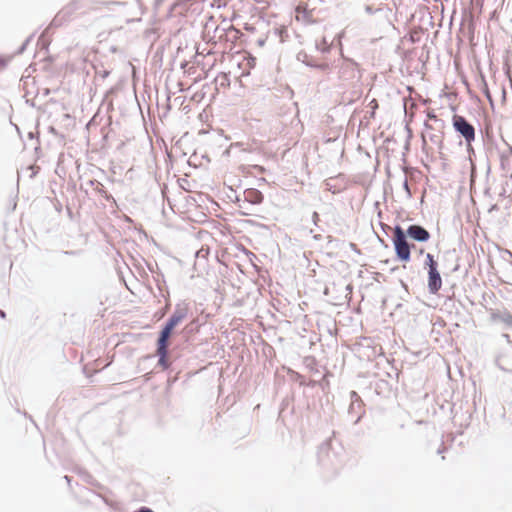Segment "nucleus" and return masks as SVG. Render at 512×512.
<instances>
[{
	"label": "nucleus",
	"mask_w": 512,
	"mask_h": 512,
	"mask_svg": "<svg viewBox=\"0 0 512 512\" xmlns=\"http://www.w3.org/2000/svg\"><path fill=\"white\" fill-rule=\"evenodd\" d=\"M97 182H98L97 180H89V181H88V184H89L90 186H92V187H93L94 185H95V187H97Z\"/></svg>",
	"instance_id": "nucleus-28"
},
{
	"label": "nucleus",
	"mask_w": 512,
	"mask_h": 512,
	"mask_svg": "<svg viewBox=\"0 0 512 512\" xmlns=\"http://www.w3.org/2000/svg\"><path fill=\"white\" fill-rule=\"evenodd\" d=\"M320 238H321V235H320V234H318V235H314V239H316V240H320Z\"/></svg>",
	"instance_id": "nucleus-35"
},
{
	"label": "nucleus",
	"mask_w": 512,
	"mask_h": 512,
	"mask_svg": "<svg viewBox=\"0 0 512 512\" xmlns=\"http://www.w3.org/2000/svg\"><path fill=\"white\" fill-rule=\"evenodd\" d=\"M297 59L302 61L306 66L313 68L315 61L307 53H305V52L298 53Z\"/></svg>",
	"instance_id": "nucleus-15"
},
{
	"label": "nucleus",
	"mask_w": 512,
	"mask_h": 512,
	"mask_svg": "<svg viewBox=\"0 0 512 512\" xmlns=\"http://www.w3.org/2000/svg\"><path fill=\"white\" fill-rule=\"evenodd\" d=\"M103 197L107 200V201H113L115 203V199L113 198V196L111 194H109L108 192H105L103 194Z\"/></svg>",
	"instance_id": "nucleus-25"
},
{
	"label": "nucleus",
	"mask_w": 512,
	"mask_h": 512,
	"mask_svg": "<svg viewBox=\"0 0 512 512\" xmlns=\"http://www.w3.org/2000/svg\"><path fill=\"white\" fill-rule=\"evenodd\" d=\"M458 268H459V265L457 264L454 268H452V271L455 272L458 270Z\"/></svg>",
	"instance_id": "nucleus-38"
},
{
	"label": "nucleus",
	"mask_w": 512,
	"mask_h": 512,
	"mask_svg": "<svg viewBox=\"0 0 512 512\" xmlns=\"http://www.w3.org/2000/svg\"><path fill=\"white\" fill-rule=\"evenodd\" d=\"M257 43H258V45H259V46H264V44H265V39L259 38V39L257 40Z\"/></svg>",
	"instance_id": "nucleus-29"
},
{
	"label": "nucleus",
	"mask_w": 512,
	"mask_h": 512,
	"mask_svg": "<svg viewBox=\"0 0 512 512\" xmlns=\"http://www.w3.org/2000/svg\"><path fill=\"white\" fill-rule=\"evenodd\" d=\"M80 475H81L82 479H83L85 482H87V483H89V484H91V485H93V486H99L98 482H97V481L94 479V477H93L91 474H89L87 471H85V470L80 471Z\"/></svg>",
	"instance_id": "nucleus-16"
},
{
	"label": "nucleus",
	"mask_w": 512,
	"mask_h": 512,
	"mask_svg": "<svg viewBox=\"0 0 512 512\" xmlns=\"http://www.w3.org/2000/svg\"><path fill=\"white\" fill-rule=\"evenodd\" d=\"M392 242L396 258L404 263L409 262L411 259V249L415 245L408 242L405 231L400 225H395L393 228Z\"/></svg>",
	"instance_id": "nucleus-1"
},
{
	"label": "nucleus",
	"mask_w": 512,
	"mask_h": 512,
	"mask_svg": "<svg viewBox=\"0 0 512 512\" xmlns=\"http://www.w3.org/2000/svg\"><path fill=\"white\" fill-rule=\"evenodd\" d=\"M503 336L505 337V339L509 340V335L508 334H504Z\"/></svg>",
	"instance_id": "nucleus-40"
},
{
	"label": "nucleus",
	"mask_w": 512,
	"mask_h": 512,
	"mask_svg": "<svg viewBox=\"0 0 512 512\" xmlns=\"http://www.w3.org/2000/svg\"><path fill=\"white\" fill-rule=\"evenodd\" d=\"M95 190L101 195L103 196V194L105 192H107L105 189H104V186L100 183V182H97V187H95Z\"/></svg>",
	"instance_id": "nucleus-20"
},
{
	"label": "nucleus",
	"mask_w": 512,
	"mask_h": 512,
	"mask_svg": "<svg viewBox=\"0 0 512 512\" xmlns=\"http://www.w3.org/2000/svg\"><path fill=\"white\" fill-rule=\"evenodd\" d=\"M355 69H356V63L353 62V61H347L341 67V76L344 77L346 72H349L350 74H349L348 77L353 78L354 77Z\"/></svg>",
	"instance_id": "nucleus-13"
},
{
	"label": "nucleus",
	"mask_w": 512,
	"mask_h": 512,
	"mask_svg": "<svg viewBox=\"0 0 512 512\" xmlns=\"http://www.w3.org/2000/svg\"><path fill=\"white\" fill-rule=\"evenodd\" d=\"M7 59L0 57V69H3L7 65Z\"/></svg>",
	"instance_id": "nucleus-26"
},
{
	"label": "nucleus",
	"mask_w": 512,
	"mask_h": 512,
	"mask_svg": "<svg viewBox=\"0 0 512 512\" xmlns=\"http://www.w3.org/2000/svg\"><path fill=\"white\" fill-rule=\"evenodd\" d=\"M312 221L315 226H318L319 222V214L317 212H313L312 214Z\"/></svg>",
	"instance_id": "nucleus-24"
},
{
	"label": "nucleus",
	"mask_w": 512,
	"mask_h": 512,
	"mask_svg": "<svg viewBox=\"0 0 512 512\" xmlns=\"http://www.w3.org/2000/svg\"><path fill=\"white\" fill-rule=\"evenodd\" d=\"M264 196L261 191L255 188H250L244 191V199L241 204H239L240 209H248L245 207V204L259 205L263 202Z\"/></svg>",
	"instance_id": "nucleus-6"
},
{
	"label": "nucleus",
	"mask_w": 512,
	"mask_h": 512,
	"mask_svg": "<svg viewBox=\"0 0 512 512\" xmlns=\"http://www.w3.org/2000/svg\"><path fill=\"white\" fill-rule=\"evenodd\" d=\"M418 253H419V255H423L424 254V249L420 248Z\"/></svg>",
	"instance_id": "nucleus-36"
},
{
	"label": "nucleus",
	"mask_w": 512,
	"mask_h": 512,
	"mask_svg": "<svg viewBox=\"0 0 512 512\" xmlns=\"http://www.w3.org/2000/svg\"><path fill=\"white\" fill-rule=\"evenodd\" d=\"M453 127L457 133H459L466 141L467 144L475 139V128L474 126L463 116H453Z\"/></svg>",
	"instance_id": "nucleus-2"
},
{
	"label": "nucleus",
	"mask_w": 512,
	"mask_h": 512,
	"mask_svg": "<svg viewBox=\"0 0 512 512\" xmlns=\"http://www.w3.org/2000/svg\"><path fill=\"white\" fill-rule=\"evenodd\" d=\"M430 140L431 142L435 143V144H440L441 143V138L439 135H436V134H433L430 136Z\"/></svg>",
	"instance_id": "nucleus-22"
},
{
	"label": "nucleus",
	"mask_w": 512,
	"mask_h": 512,
	"mask_svg": "<svg viewBox=\"0 0 512 512\" xmlns=\"http://www.w3.org/2000/svg\"><path fill=\"white\" fill-rule=\"evenodd\" d=\"M331 45L332 43H329L326 37H323L321 40L315 41L316 50L321 52L322 54L329 53L331 50Z\"/></svg>",
	"instance_id": "nucleus-12"
},
{
	"label": "nucleus",
	"mask_w": 512,
	"mask_h": 512,
	"mask_svg": "<svg viewBox=\"0 0 512 512\" xmlns=\"http://www.w3.org/2000/svg\"><path fill=\"white\" fill-rule=\"evenodd\" d=\"M497 367H498L501 371L506 372V373H509V370H510V369H508V368L504 367L503 365H501V364L497 363Z\"/></svg>",
	"instance_id": "nucleus-27"
},
{
	"label": "nucleus",
	"mask_w": 512,
	"mask_h": 512,
	"mask_svg": "<svg viewBox=\"0 0 512 512\" xmlns=\"http://www.w3.org/2000/svg\"><path fill=\"white\" fill-rule=\"evenodd\" d=\"M64 479L66 480V482H67L68 484H70V482H71V477H69V476H67V475H66V476H64Z\"/></svg>",
	"instance_id": "nucleus-34"
},
{
	"label": "nucleus",
	"mask_w": 512,
	"mask_h": 512,
	"mask_svg": "<svg viewBox=\"0 0 512 512\" xmlns=\"http://www.w3.org/2000/svg\"><path fill=\"white\" fill-rule=\"evenodd\" d=\"M188 313V304L179 303L175 306L174 312L166 322L176 327L182 320H184L188 316Z\"/></svg>",
	"instance_id": "nucleus-7"
},
{
	"label": "nucleus",
	"mask_w": 512,
	"mask_h": 512,
	"mask_svg": "<svg viewBox=\"0 0 512 512\" xmlns=\"http://www.w3.org/2000/svg\"><path fill=\"white\" fill-rule=\"evenodd\" d=\"M483 93L485 94L486 98L488 99V101L493 104V100H492V97H491V94H490V91H489V88H488V85L486 83L485 80H483V89H482Z\"/></svg>",
	"instance_id": "nucleus-17"
},
{
	"label": "nucleus",
	"mask_w": 512,
	"mask_h": 512,
	"mask_svg": "<svg viewBox=\"0 0 512 512\" xmlns=\"http://www.w3.org/2000/svg\"><path fill=\"white\" fill-rule=\"evenodd\" d=\"M442 287V279L438 269L428 271V291L437 294Z\"/></svg>",
	"instance_id": "nucleus-8"
},
{
	"label": "nucleus",
	"mask_w": 512,
	"mask_h": 512,
	"mask_svg": "<svg viewBox=\"0 0 512 512\" xmlns=\"http://www.w3.org/2000/svg\"><path fill=\"white\" fill-rule=\"evenodd\" d=\"M428 117H429L430 119L437 120L436 115H435V114H433V113H429V114H428Z\"/></svg>",
	"instance_id": "nucleus-31"
},
{
	"label": "nucleus",
	"mask_w": 512,
	"mask_h": 512,
	"mask_svg": "<svg viewBox=\"0 0 512 512\" xmlns=\"http://www.w3.org/2000/svg\"><path fill=\"white\" fill-rule=\"evenodd\" d=\"M350 405L348 408V415L351 417L354 425L358 424L365 414L363 402L357 392H350Z\"/></svg>",
	"instance_id": "nucleus-3"
},
{
	"label": "nucleus",
	"mask_w": 512,
	"mask_h": 512,
	"mask_svg": "<svg viewBox=\"0 0 512 512\" xmlns=\"http://www.w3.org/2000/svg\"><path fill=\"white\" fill-rule=\"evenodd\" d=\"M509 374H511V375H512V369H510V370H509Z\"/></svg>",
	"instance_id": "nucleus-43"
},
{
	"label": "nucleus",
	"mask_w": 512,
	"mask_h": 512,
	"mask_svg": "<svg viewBox=\"0 0 512 512\" xmlns=\"http://www.w3.org/2000/svg\"><path fill=\"white\" fill-rule=\"evenodd\" d=\"M83 7L81 0H72L65 7H63L57 15L54 17L52 24L55 26L61 25L64 21L70 19V17L78 10Z\"/></svg>",
	"instance_id": "nucleus-4"
},
{
	"label": "nucleus",
	"mask_w": 512,
	"mask_h": 512,
	"mask_svg": "<svg viewBox=\"0 0 512 512\" xmlns=\"http://www.w3.org/2000/svg\"><path fill=\"white\" fill-rule=\"evenodd\" d=\"M445 450H446V448L442 445V446L437 450V453H438V454H441V453H443Z\"/></svg>",
	"instance_id": "nucleus-30"
},
{
	"label": "nucleus",
	"mask_w": 512,
	"mask_h": 512,
	"mask_svg": "<svg viewBox=\"0 0 512 512\" xmlns=\"http://www.w3.org/2000/svg\"><path fill=\"white\" fill-rule=\"evenodd\" d=\"M509 153L512 155V147L509 146Z\"/></svg>",
	"instance_id": "nucleus-41"
},
{
	"label": "nucleus",
	"mask_w": 512,
	"mask_h": 512,
	"mask_svg": "<svg viewBox=\"0 0 512 512\" xmlns=\"http://www.w3.org/2000/svg\"><path fill=\"white\" fill-rule=\"evenodd\" d=\"M31 38H32V36L28 37V38L24 41V43H23V44L19 47V49L17 50V52H16L17 54H22V53L25 51V49H26V47H27V45H28L29 41L31 40Z\"/></svg>",
	"instance_id": "nucleus-19"
},
{
	"label": "nucleus",
	"mask_w": 512,
	"mask_h": 512,
	"mask_svg": "<svg viewBox=\"0 0 512 512\" xmlns=\"http://www.w3.org/2000/svg\"><path fill=\"white\" fill-rule=\"evenodd\" d=\"M168 349L169 347L165 346H157L156 352L159 357L158 364L163 368L167 369L170 366V362L168 361Z\"/></svg>",
	"instance_id": "nucleus-11"
},
{
	"label": "nucleus",
	"mask_w": 512,
	"mask_h": 512,
	"mask_svg": "<svg viewBox=\"0 0 512 512\" xmlns=\"http://www.w3.org/2000/svg\"><path fill=\"white\" fill-rule=\"evenodd\" d=\"M313 68L325 71L329 68V64L326 62H322V63L314 62Z\"/></svg>",
	"instance_id": "nucleus-18"
},
{
	"label": "nucleus",
	"mask_w": 512,
	"mask_h": 512,
	"mask_svg": "<svg viewBox=\"0 0 512 512\" xmlns=\"http://www.w3.org/2000/svg\"><path fill=\"white\" fill-rule=\"evenodd\" d=\"M63 253L66 255H73L75 254V251H64Z\"/></svg>",
	"instance_id": "nucleus-32"
},
{
	"label": "nucleus",
	"mask_w": 512,
	"mask_h": 512,
	"mask_svg": "<svg viewBox=\"0 0 512 512\" xmlns=\"http://www.w3.org/2000/svg\"><path fill=\"white\" fill-rule=\"evenodd\" d=\"M491 318L494 322H502L507 328L512 329V315L508 312L492 313Z\"/></svg>",
	"instance_id": "nucleus-10"
},
{
	"label": "nucleus",
	"mask_w": 512,
	"mask_h": 512,
	"mask_svg": "<svg viewBox=\"0 0 512 512\" xmlns=\"http://www.w3.org/2000/svg\"><path fill=\"white\" fill-rule=\"evenodd\" d=\"M403 188L406 191L408 197H411V190H410L407 178H405V180L403 182Z\"/></svg>",
	"instance_id": "nucleus-21"
},
{
	"label": "nucleus",
	"mask_w": 512,
	"mask_h": 512,
	"mask_svg": "<svg viewBox=\"0 0 512 512\" xmlns=\"http://www.w3.org/2000/svg\"><path fill=\"white\" fill-rule=\"evenodd\" d=\"M242 215H250L248 212H242Z\"/></svg>",
	"instance_id": "nucleus-42"
},
{
	"label": "nucleus",
	"mask_w": 512,
	"mask_h": 512,
	"mask_svg": "<svg viewBox=\"0 0 512 512\" xmlns=\"http://www.w3.org/2000/svg\"><path fill=\"white\" fill-rule=\"evenodd\" d=\"M148 269H149V271L154 272V270H153V268L151 267L150 264H148Z\"/></svg>",
	"instance_id": "nucleus-39"
},
{
	"label": "nucleus",
	"mask_w": 512,
	"mask_h": 512,
	"mask_svg": "<svg viewBox=\"0 0 512 512\" xmlns=\"http://www.w3.org/2000/svg\"><path fill=\"white\" fill-rule=\"evenodd\" d=\"M376 11H377V10H376V9H374V8H373L372 6H370V5H366V6H365V12H366L367 14H369V15L374 14Z\"/></svg>",
	"instance_id": "nucleus-23"
},
{
	"label": "nucleus",
	"mask_w": 512,
	"mask_h": 512,
	"mask_svg": "<svg viewBox=\"0 0 512 512\" xmlns=\"http://www.w3.org/2000/svg\"><path fill=\"white\" fill-rule=\"evenodd\" d=\"M174 328L175 326L170 323L164 324L158 335L157 346L169 347V340Z\"/></svg>",
	"instance_id": "nucleus-9"
},
{
	"label": "nucleus",
	"mask_w": 512,
	"mask_h": 512,
	"mask_svg": "<svg viewBox=\"0 0 512 512\" xmlns=\"http://www.w3.org/2000/svg\"><path fill=\"white\" fill-rule=\"evenodd\" d=\"M405 231L406 237L419 242L425 243L428 242L431 238L430 232L419 224H411Z\"/></svg>",
	"instance_id": "nucleus-5"
},
{
	"label": "nucleus",
	"mask_w": 512,
	"mask_h": 512,
	"mask_svg": "<svg viewBox=\"0 0 512 512\" xmlns=\"http://www.w3.org/2000/svg\"><path fill=\"white\" fill-rule=\"evenodd\" d=\"M108 75H109V72L108 71H104L102 76L103 77H107Z\"/></svg>",
	"instance_id": "nucleus-37"
},
{
	"label": "nucleus",
	"mask_w": 512,
	"mask_h": 512,
	"mask_svg": "<svg viewBox=\"0 0 512 512\" xmlns=\"http://www.w3.org/2000/svg\"><path fill=\"white\" fill-rule=\"evenodd\" d=\"M0 317L1 318H5L6 317V313L0 309Z\"/></svg>",
	"instance_id": "nucleus-33"
},
{
	"label": "nucleus",
	"mask_w": 512,
	"mask_h": 512,
	"mask_svg": "<svg viewBox=\"0 0 512 512\" xmlns=\"http://www.w3.org/2000/svg\"><path fill=\"white\" fill-rule=\"evenodd\" d=\"M425 267L428 268V271H431V270H435V269H438V263L437 261L434 259V256L430 253H426V256H425Z\"/></svg>",
	"instance_id": "nucleus-14"
}]
</instances>
